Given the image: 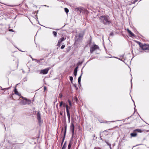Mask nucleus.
<instances>
[{
    "mask_svg": "<svg viewBox=\"0 0 149 149\" xmlns=\"http://www.w3.org/2000/svg\"><path fill=\"white\" fill-rule=\"evenodd\" d=\"M14 92L15 94L19 96H20L21 95V94L18 92L16 87L15 88Z\"/></svg>",
    "mask_w": 149,
    "mask_h": 149,
    "instance_id": "obj_10",
    "label": "nucleus"
},
{
    "mask_svg": "<svg viewBox=\"0 0 149 149\" xmlns=\"http://www.w3.org/2000/svg\"><path fill=\"white\" fill-rule=\"evenodd\" d=\"M110 130V129H109V130H105L104 132H108V131L109 130Z\"/></svg>",
    "mask_w": 149,
    "mask_h": 149,
    "instance_id": "obj_35",
    "label": "nucleus"
},
{
    "mask_svg": "<svg viewBox=\"0 0 149 149\" xmlns=\"http://www.w3.org/2000/svg\"><path fill=\"white\" fill-rule=\"evenodd\" d=\"M59 95L60 98H61L62 97V95L61 94H60Z\"/></svg>",
    "mask_w": 149,
    "mask_h": 149,
    "instance_id": "obj_32",
    "label": "nucleus"
},
{
    "mask_svg": "<svg viewBox=\"0 0 149 149\" xmlns=\"http://www.w3.org/2000/svg\"><path fill=\"white\" fill-rule=\"evenodd\" d=\"M63 105L64 107L65 106H66L65 104H63Z\"/></svg>",
    "mask_w": 149,
    "mask_h": 149,
    "instance_id": "obj_37",
    "label": "nucleus"
},
{
    "mask_svg": "<svg viewBox=\"0 0 149 149\" xmlns=\"http://www.w3.org/2000/svg\"><path fill=\"white\" fill-rule=\"evenodd\" d=\"M82 74V72L81 75L79 77L78 79V83L79 84H80L81 79V77Z\"/></svg>",
    "mask_w": 149,
    "mask_h": 149,
    "instance_id": "obj_13",
    "label": "nucleus"
},
{
    "mask_svg": "<svg viewBox=\"0 0 149 149\" xmlns=\"http://www.w3.org/2000/svg\"><path fill=\"white\" fill-rule=\"evenodd\" d=\"M141 48L144 50H149V45L147 44L143 45Z\"/></svg>",
    "mask_w": 149,
    "mask_h": 149,
    "instance_id": "obj_3",
    "label": "nucleus"
},
{
    "mask_svg": "<svg viewBox=\"0 0 149 149\" xmlns=\"http://www.w3.org/2000/svg\"><path fill=\"white\" fill-rule=\"evenodd\" d=\"M71 142H70L69 145H68V149H70V148H71Z\"/></svg>",
    "mask_w": 149,
    "mask_h": 149,
    "instance_id": "obj_16",
    "label": "nucleus"
},
{
    "mask_svg": "<svg viewBox=\"0 0 149 149\" xmlns=\"http://www.w3.org/2000/svg\"><path fill=\"white\" fill-rule=\"evenodd\" d=\"M37 116L39 123H41L42 122L41 121V116L39 111H38V112L37 114Z\"/></svg>",
    "mask_w": 149,
    "mask_h": 149,
    "instance_id": "obj_5",
    "label": "nucleus"
},
{
    "mask_svg": "<svg viewBox=\"0 0 149 149\" xmlns=\"http://www.w3.org/2000/svg\"><path fill=\"white\" fill-rule=\"evenodd\" d=\"M66 128L65 127V131H64V138L65 137V134H66Z\"/></svg>",
    "mask_w": 149,
    "mask_h": 149,
    "instance_id": "obj_25",
    "label": "nucleus"
},
{
    "mask_svg": "<svg viewBox=\"0 0 149 149\" xmlns=\"http://www.w3.org/2000/svg\"><path fill=\"white\" fill-rule=\"evenodd\" d=\"M68 101L69 102V105L70 107H71L72 105V103H71V102L69 100H68Z\"/></svg>",
    "mask_w": 149,
    "mask_h": 149,
    "instance_id": "obj_22",
    "label": "nucleus"
},
{
    "mask_svg": "<svg viewBox=\"0 0 149 149\" xmlns=\"http://www.w3.org/2000/svg\"><path fill=\"white\" fill-rule=\"evenodd\" d=\"M100 22L105 25L109 24L110 22L109 19V17L108 16H101L99 17Z\"/></svg>",
    "mask_w": 149,
    "mask_h": 149,
    "instance_id": "obj_1",
    "label": "nucleus"
},
{
    "mask_svg": "<svg viewBox=\"0 0 149 149\" xmlns=\"http://www.w3.org/2000/svg\"><path fill=\"white\" fill-rule=\"evenodd\" d=\"M134 132H142V130H141L140 129H136L134 130Z\"/></svg>",
    "mask_w": 149,
    "mask_h": 149,
    "instance_id": "obj_15",
    "label": "nucleus"
},
{
    "mask_svg": "<svg viewBox=\"0 0 149 149\" xmlns=\"http://www.w3.org/2000/svg\"><path fill=\"white\" fill-rule=\"evenodd\" d=\"M69 123L70 121V114L69 112H67Z\"/></svg>",
    "mask_w": 149,
    "mask_h": 149,
    "instance_id": "obj_11",
    "label": "nucleus"
},
{
    "mask_svg": "<svg viewBox=\"0 0 149 149\" xmlns=\"http://www.w3.org/2000/svg\"><path fill=\"white\" fill-rule=\"evenodd\" d=\"M8 88H5V89H8Z\"/></svg>",
    "mask_w": 149,
    "mask_h": 149,
    "instance_id": "obj_42",
    "label": "nucleus"
},
{
    "mask_svg": "<svg viewBox=\"0 0 149 149\" xmlns=\"http://www.w3.org/2000/svg\"><path fill=\"white\" fill-rule=\"evenodd\" d=\"M66 13H68L69 12L68 9L67 8H65L64 9Z\"/></svg>",
    "mask_w": 149,
    "mask_h": 149,
    "instance_id": "obj_19",
    "label": "nucleus"
},
{
    "mask_svg": "<svg viewBox=\"0 0 149 149\" xmlns=\"http://www.w3.org/2000/svg\"><path fill=\"white\" fill-rule=\"evenodd\" d=\"M0 88L1 89H2V87L1 86H0Z\"/></svg>",
    "mask_w": 149,
    "mask_h": 149,
    "instance_id": "obj_41",
    "label": "nucleus"
},
{
    "mask_svg": "<svg viewBox=\"0 0 149 149\" xmlns=\"http://www.w3.org/2000/svg\"><path fill=\"white\" fill-rule=\"evenodd\" d=\"M63 102H62V101L61 102H60V105H59L60 107H61L62 106V105H63Z\"/></svg>",
    "mask_w": 149,
    "mask_h": 149,
    "instance_id": "obj_27",
    "label": "nucleus"
},
{
    "mask_svg": "<svg viewBox=\"0 0 149 149\" xmlns=\"http://www.w3.org/2000/svg\"><path fill=\"white\" fill-rule=\"evenodd\" d=\"M137 1L138 0H135L134 2L132 3V4H134L135 2H137Z\"/></svg>",
    "mask_w": 149,
    "mask_h": 149,
    "instance_id": "obj_28",
    "label": "nucleus"
},
{
    "mask_svg": "<svg viewBox=\"0 0 149 149\" xmlns=\"http://www.w3.org/2000/svg\"><path fill=\"white\" fill-rule=\"evenodd\" d=\"M79 37H81V36L80 35H79Z\"/></svg>",
    "mask_w": 149,
    "mask_h": 149,
    "instance_id": "obj_40",
    "label": "nucleus"
},
{
    "mask_svg": "<svg viewBox=\"0 0 149 149\" xmlns=\"http://www.w3.org/2000/svg\"><path fill=\"white\" fill-rule=\"evenodd\" d=\"M63 113L61 112H60V114L61 115H63Z\"/></svg>",
    "mask_w": 149,
    "mask_h": 149,
    "instance_id": "obj_33",
    "label": "nucleus"
},
{
    "mask_svg": "<svg viewBox=\"0 0 149 149\" xmlns=\"http://www.w3.org/2000/svg\"><path fill=\"white\" fill-rule=\"evenodd\" d=\"M77 9H79V8H77Z\"/></svg>",
    "mask_w": 149,
    "mask_h": 149,
    "instance_id": "obj_43",
    "label": "nucleus"
},
{
    "mask_svg": "<svg viewBox=\"0 0 149 149\" xmlns=\"http://www.w3.org/2000/svg\"><path fill=\"white\" fill-rule=\"evenodd\" d=\"M113 33H112V32H111V33H110V36H113Z\"/></svg>",
    "mask_w": 149,
    "mask_h": 149,
    "instance_id": "obj_30",
    "label": "nucleus"
},
{
    "mask_svg": "<svg viewBox=\"0 0 149 149\" xmlns=\"http://www.w3.org/2000/svg\"><path fill=\"white\" fill-rule=\"evenodd\" d=\"M42 59H40V60H39V61H42Z\"/></svg>",
    "mask_w": 149,
    "mask_h": 149,
    "instance_id": "obj_39",
    "label": "nucleus"
},
{
    "mask_svg": "<svg viewBox=\"0 0 149 149\" xmlns=\"http://www.w3.org/2000/svg\"><path fill=\"white\" fill-rule=\"evenodd\" d=\"M66 145H65V143L63 146L62 149H65L66 147Z\"/></svg>",
    "mask_w": 149,
    "mask_h": 149,
    "instance_id": "obj_21",
    "label": "nucleus"
},
{
    "mask_svg": "<svg viewBox=\"0 0 149 149\" xmlns=\"http://www.w3.org/2000/svg\"><path fill=\"white\" fill-rule=\"evenodd\" d=\"M99 48L98 46L96 45H94L93 46L91 47L90 49V52L92 53L93 52L95 51V50L98 49Z\"/></svg>",
    "mask_w": 149,
    "mask_h": 149,
    "instance_id": "obj_2",
    "label": "nucleus"
},
{
    "mask_svg": "<svg viewBox=\"0 0 149 149\" xmlns=\"http://www.w3.org/2000/svg\"><path fill=\"white\" fill-rule=\"evenodd\" d=\"M65 47V46L64 45H62L61 47V49H63Z\"/></svg>",
    "mask_w": 149,
    "mask_h": 149,
    "instance_id": "obj_29",
    "label": "nucleus"
},
{
    "mask_svg": "<svg viewBox=\"0 0 149 149\" xmlns=\"http://www.w3.org/2000/svg\"><path fill=\"white\" fill-rule=\"evenodd\" d=\"M27 103V100H24L21 101L20 102V104L21 105H25Z\"/></svg>",
    "mask_w": 149,
    "mask_h": 149,
    "instance_id": "obj_7",
    "label": "nucleus"
},
{
    "mask_svg": "<svg viewBox=\"0 0 149 149\" xmlns=\"http://www.w3.org/2000/svg\"><path fill=\"white\" fill-rule=\"evenodd\" d=\"M70 129L72 133V136H73L74 132V124L72 123H71V124Z\"/></svg>",
    "mask_w": 149,
    "mask_h": 149,
    "instance_id": "obj_6",
    "label": "nucleus"
},
{
    "mask_svg": "<svg viewBox=\"0 0 149 149\" xmlns=\"http://www.w3.org/2000/svg\"><path fill=\"white\" fill-rule=\"evenodd\" d=\"M137 135V134L136 133H131L130 135L131 136V137H136Z\"/></svg>",
    "mask_w": 149,
    "mask_h": 149,
    "instance_id": "obj_12",
    "label": "nucleus"
},
{
    "mask_svg": "<svg viewBox=\"0 0 149 149\" xmlns=\"http://www.w3.org/2000/svg\"><path fill=\"white\" fill-rule=\"evenodd\" d=\"M70 80L71 81V82H72V80H73V77H70Z\"/></svg>",
    "mask_w": 149,
    "mask_h": 149,
    "instance_id": "obj_26",
    "label": "nucleus"
},
{
    "mask_svg": "<svg viewBox=\"0 0 149 149\" xmlns=\"http://www.w3.org/2000/svg\"><path fill=\"white\" fill-rule=\"evenodd\" d=\"M61 42H61L60 41L58 40V43H57V46H58L59 47L60 46V45Z\"/></svg>",
    "mask_w": 149,
    "mask_h": 149,
    "instance_id": "obj_20",
    "label": "nucleus"
},
{
    "mask_svg": "<svg viewBox=\"0 0 149 149\" xmlns=\"http://www.w3.org/2000/svg\"><path fill=\"white\" fill-rule=\"evenodd\" d=\"M127 30L128 33L130 34L131 35L130 36L131 37L135 36L134 34L129 29H127Z\"/></svg>",
    "mask_w": 149,
    "mask_h": 149,
    "instance_id": "obj_8",
    "label": "nucleus"
},
{
    "mask_svg": "<svg viewBox=\"0 0 149 149\" xmlns=\"http://www.w3.org/2000/svg\"><path fill=\"white\" fill-rule=\"evenodd\" d=\"M78 67H76L74 70V74L76 76L77 74V71Z\"/></svg>",
    "mask_w": 149,
    "mask_h": 149,
    "instance_id": "obj_9",
    "label": "nucleus"
},
{
    "mask_svg": "<svg viewBox=\"0 0 149 149\" xmlns=\"http://www.w3.org/2000/svg\"><path fill=\"white\" fill-rule=\"evenodd\" d=\"M138 43L139 44L140 47H141L142 45H143V44L141 43L140 42H138Z\"/></svg>",
    "mask_w": 149,
    "mask_h": 149,
    "instance_id": "obj_23",
    "label": "nucleus"
},
{
    "mask_svg": "<svg viewBox=\"0 0 149 149\" xmlns=\"http://www.w3.org/2000/svg\"><path fill=\"white\" fill-rule=\"evenodd\" d=\"M66 39V38H64V37H62V38H60L59 40L61 42H62L64 40H65Z\"/></svg>",
    "mask_w": 149,
    "mask_h": 149,
    "instance_id": "obj_14",
    "label": "nucleus"
},
{
    "mask_svg": "<svg viewBox=\"0 0 149 149\" xmlns=\"http://www.w3.org/2000/svg\"><path fill=\"white\" fill-rule=\"evenodd\" d=\"M74 86L76 88V90H77L78 89V88L77 87V85L76 84H73Z\"/></svg>",
    "mask_w": 149,
    "mask_h": 149,
    "instance_id": "obj_24",
    "label": "nucleus"
},
{
    "mask_svg": "<svg viewBox=\"0 0 149 149\" xmlns=\"http://www.w3.org/2000/svg\"><path fill=\"white\" fill-rule=\"evenodd\" d=\"M47 88L45 86L44 87V90L45 91V90H46Z\"/></svg>",
    "mask_w": 149,
    "mask_h": 149,
    "instance_id": "obj_34",
    "label": "nucleus"
},
{
    "mask_svg": "<svg viewBox=\"0 0 149 149\" xmlns=\"http://www.w3.org/2000/svg\"><path fill=\"white\" fill-rule=\"evenodd\" d=\"M53 34L54 35V36L55 37H56V36L57 33L56 32L53 31Z\"/></svg>",
    "mask_w": 149,
    "mask_h": 149,
    "instance_id": "obj_17",
    "label": "nucleus"
},
{
    "mask_svg": "<svg viewBox=\"0 0 149 149\" xmlns=\"http://www.w3.org/2000/svg\"><path fill=\"white\" fill-rule=\"evenodd\" d=\"M66 107V112H69V111L68 109V106L67 105H66L65 106Z\"/></svg>",
    "mask_w": 149,
    "mask_h": 149,
    "instance_id": "obj_18",
    "label": "nucleus"
},
{
    "mask_svg": "<svg viewBox=\"0 0 149 149\" xmlns=\"http://www.w3.org/2000/svg\"><path fill=\"white\" fill-rule=\"evenodd\" d=\"M49 69V68H46L44 70H41L40 72V74H46L47 73Z\"/></svg>",
    "mask_w": 149,
    "mask_h": 149,
    "instance_id": "obj_4",
    "label": "nucleus"
},
{
    "mask_svg": "<svg viewBox=\"0 0 149 149\" xmlns=\"http://www.w3.org/2000/svg\"><path fill=\"white\" fill-rule=\"evenodd\" d=\"M95 149H100V148L98 147H96L94 148Z\"/></svg>",
    "mask_w": 149,
    "mask_h": 149,
    "instance_id": "obj_31",
    "label": "nucleus"
},
{
    "mask_svg": "<svg viewBox=\"0 0 149 149\" xmlns=\"http://www.w3.org/2000/svg\"><path fill=\"white\" fill-rule=\"evenodd\" d=\"M109 122H108L107 121H106L105 123H109Z\"/></svg>",
    "mask_w": 149,
    "mask_h": 149,
    "instance_id": "obj_38",
    "label": "nucleus"
},
{
    "mask_svg": "<svg viewBox=\"0 0 149 149\" xmlns=\"http://www.w3.org/2000/svg\"><path fill=\"white\" fill-rule=\"evenodd\" d=\"M9 31H13V30L12 29H10L9 30Z\"/></svg>",
    "mask_w": 149,
    "mask_h": 149,
    "instance_id": "obj_36",
    "label": "nucleus"
}]
</instances>
